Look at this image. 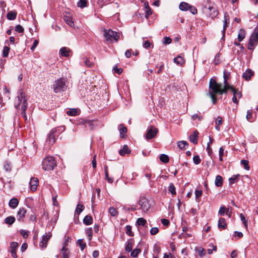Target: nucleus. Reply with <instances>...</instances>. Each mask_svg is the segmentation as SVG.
Instances as JSON below:
<instances>
[{"instance_id":"1","label":"nucleus","mask_w":258,"mask_h":258,"mask_svg":"<svg viewBox=\"0 0 258 258\" xmlns=\"http://www.w3.org/2000/svg\"><path fill=\"white\" fill-rule=\"evenodd\" d=\"M230 73L225 70L223 72L224 78V86L223 87L221 83H218L215 80L211 79L209 83V89L208 95L212 99V102L214 104L217 102L216 94H219L222 95L227 93L228 88H230V85L228 82L230 78Z\"/></svg>"},{"instance_id":"2","label":"nucleus","mask_w":258,"mask_h":258,"mask_svg":"<svg viewBox=\"0 0 258 258\" xmlns=\"http://www.w3.org/2000/svg\"><path fill=\"white\" fill-rule=\"evenodd\" d=\"M27 100L28 99L23 90H19L15 101V107L18 111L20 110L21 111V114L26 122L29 120V118H28L26 115V110L28 108Z\"/></svg>"},{"instance_id":"3","label":"nucleus","mask_w":258,"mask_h":258,"mask_svg":"<svg viewBox=\"0 0 258 258\" xmlns=\"http://www.w3.org/2000/svg\"><path fill=\"white\" fill-rule=\"evenodd\" d=\"M57 166L55 158L52 156H47L42 162V168L45 171L53 170Z\"/></svg>"},{"instance_id":"4","label":"nucleus","mask_w":258,"mask_h":258,"mask_svg":"<svg viewBox=\"0 0 258 258\" xmlns=\"http://www.w3.org/2000/svg\"><path fill=\"white\" fill-rule=\"evenodd\" d=\"M67 86L66 85V81L63 78H59L55 81L53 85V91L55 93H60L66 90Z\"/></svg>"},{"instance_id":"5","label":"nucleus","mask_w":258,"mask_h":258,"mask_svg":"<svg viewBox=\"0 0 258 258\" xmlns=\"http://www.w3.org/2000/svg\"><path fill=\"white\" fill-rule=\"evenodd\" d=\"M104 36L107 41H112L114 40L118 41L119 36L115 31L110 29L104 30Z\"/></svg>"},{"instance_id":"6","label":"nucleus","mask_w":258,"mask_h":258,"mask_svg":"<svg viewBox=\"0 0 258 258\" xmlns=\"http://www.w3.org/2000/svg\"><path fill=\"white\" fill-rule=\"evenodd\" d=\"M257 44H258V32L254 31L249 38L247 49L253 51Z\"/></svg>"},{"instance_id":"7","label":"nucleus","mask_w":258,"mask_h":258,"mask_svg":"<svg viewBox=\"0 0 258 258\" xmlns=\"http://www.w3.org/2000/svg\"><path fill=\"white\" fill-rule=\"evenodd\" d=\"M203 11L207 14H208L209 16L212 19L216 18L219 14V12L216 8L212 6H209L208 7H205L203 8Z\"/></svg>"},{"instance_id":"8","label":"nucleus","mask_w":258,"mask_h":258,"mask_svg":"<svg viewBox=\"0 0 258 258\" xmlns=\"http://www.w3.org/2000/svg\"><path fill=\"white\" fill-rule=\"evenodd\" d=\"M139 204L140 206V208L144 213L147 212L150 208V204L148 200L146 198H140Z\"/></svg>"},{"instance_id":"9","label":"nucleus","mask_w":258,"mask_h":258,"mask_svg":"<svg viewBox=\"0 0 258 258\" xmlns=\"http://www.w3.org/2000/svg\"><path fill=\"white\" fill-rule=\"evenodd\" d=\"M52 234L50 232L45 233L42 237V239L39 242V246L42 249L46 248L47 246V243L48 240L50 239Z\"/></svg>"},{"instance_id":"10","label":"nucleus","mask_w":258,"mask_h":258,"mask_svg":"<svg viewBox=\"0 0 258 258\" xmlns=\"http://www.w3.org/2000/svg\"><path fill=\"white\" fill-rule=\"evenodd\" d=\"M228 90H230L233 94V96L232 99L233 102L237 104L238 103L237 97L239 99L242 97L241 92L239 91L238 89L234 88L232 86L228 88Z\"/></svg>"},{"instance_id":"11","label":"nucleus","mask_w":258,"mask_h":258,"mask_svg":"<svg viewBox=\"0 0 258 258\" xmlns=\"http://www.w3.org/2000/svg\"><path fill=\"white\" fill-rule=\"evenodd\" d=\"M158 132V130L157 128L153 125L150 126L146 134V138L149 140L154 138Z\"/></svg>"},{"instance_id":"12","label":"nucleus","mask_w":258,"mask_h":258,"mask_svg":"<svg viewBox=\"0 0 258 258\" xmlns=\"http://www.w3.org/2000/svg\"><path fill=\"white\" fill-rule=\"evenodd\" d=\"M56 130L55 128L52 129L50 133L48 134L46 140V143L48 145H52L55 142V135Z\"/></svg>"},{"instance_id":"13","label":"nucleus","mask_w":258,"mask_h":258,"mask_svg":"<svg viewBox=\"0 0 258 258\" xmlns=\"http://www.w3.org/2000/svg\"><path fill=\"white\" fill-rule=\"evenodd\" d=\"M27 213V210L24 208H20L17 213L16 217L19 222H23Z\"/></svg>"},{"instance_id":"14","label":"nucleus","mask_w":258,"mask_h":258,"mask_svg":"<svg viewBox=\"0 0 258 258\" xmlns=\"http://www.w3.org/2000/svg\"><path fill=\"white\" fill-rule=\"evenodd\" d=\"M224 24H223V28L222 30L223 36L222 38L225 37V31L226 28L228 26V24L229 21V16L227 12H225L224 13Z\"/></svg>"},{"instance_id":"15","label":"nucleus","mask_w":258,"mask_h":258,"mask_svg":"<svg viewBox=\"0 0 258 258\" xmlns=\"http://www.w3.org/2000/svg\"><path fill=\"white\" fill-rule=\"evenodd\" d=\"M30 189L32 191H35L38 184V179L36 177H32L29 182Z\"/></svg>"},{"instance_id":"16","label":"nucleus","mask_w":258,"mask_h":258,"mask_svg":"<svg viewBox=\"0 0 258 258\" xmlns=\"http://www.w3.org/2000/svg\"><path fill=\"white\" fill-rule=\"evenodd\" d=\"M253 75V72L250 69H247L246 71L243 74L242 77L246 81H249L251 79V78Z\"/></svg>"},{"instance_id":"17","label":"nucleus","mask_w":258,"mask_h":258,"mask_svg":"<svg viewBox=\"0 0 258 258\" xmlns=\"http://www.w3.org/2000/svg\"><path fill=\"white\" fill-rule=\"evenodd\" d=\"M79 124L85 125V126L88 125L91 130L93 129L94 125L92 120L83 119L80 122Z\"/></svg>"},{"instance_id":"18","label":"nucleus","mask_w":258,"mask_h":258,"mask_svg":"<svg viewBox=\"0 0 258 258\" xmlns=\"http://www.w3.org/2000/svg\"><path fill=\"white\" fill-rule=\"evenodd\" d=\"M71 50L66 47H63L59 50V55L61 57H68Z\"/></svg>"},{"instance_id":"19","label":"nucleus","mask_w":258,"mask_h":258,"mask_svg":"<svg viewBox=\"0 0 258 258\" xmlns=\"http://www.w3.org/2000/svg\"><path fill=\"white\" fill-rule=\"evenodd\" d=\"M199 133L197 131H195L194 133L189 137V141L194 144L198 143Z\"/></svg>"},{"instance_id":"20","label":"nucleus","mask_w":258,"mask_h":258,"mask_svg":"<svg viewBox=\"0 0 258 258\" xmlns=\"http://www.w3.org/2000/svg\"><path fill=\"white\" fill-rule=\"evenodd\" d=\"M229 208H226L225 206H222L220 207L218 212V214L220 216H223L225 214L228 215V216L230 217V213L229 214Z\"/></svg>"},{"instance_id":"21","label":"nucleus","mask_w":258,"mask_h":258,"mask_svg":"<svg viewBox=\"0 0 258 258\" xmlns=\"http://www.w3.org/2000/svg\"><path fill=\"white\" fill-rule=\"evenodd\" d=\"M218 227L221 229H225L227 227V224L225 219L223 218H220L218 221Z\"/></svg>"},{"instance_id":"22","label":"nucleus","mask_w":258,"mask_h":258,"mask_svg":"<svg viewBox=\"0 0 258 258\" xmlns=\"http://www.w3.org/2000/svg\"><path fill=\"white\" fill-rule=\"evenodd\" d=\"M19 204V201L17 198H14L10 200L9 203V206L14 209H15Z\"/></svg>"},{"instance_id":"23","label":"nucleus","mask_w":258,"mask_h":258,"mask_svg":"<svg viewBox=\"0 0 258 258\" xmlns=\"http://www.w3.org/2000/svg\"><path fill=\"white\" fill-rule=\"evenodd\" d=\"M61 253L62 255V258H69L70 255V251L68 248L66 247V243H64V245H63L61 248Z\"/></svg>"},{"instance_id":"24","label":"nucleus","mask_w":258,"mask_h":258,"mask_svg":"<svg viewBox=\"0 0 258 258\" xmlns=\"http://www.w3.org/2000/svg\"><path fill=\"white\" fill-rule=\"evenodd\" d=\"M63 20L70 26L73 27L74 26V22L72 20V17H70V15H68L67 14L64 15Z\"/></svg>"},{"instance_id":"25","label":"nucleus","mask_w":258,"mask_h":258,"mask_svg":"<svg viewBox=\"0 0 258 258\" xmlns=\"http://www.w3.org/2000/svg\"><path fill=\"white\" fill-rule=\"evenodd\" d=\"M134 244V240L133 239H130L127 242V243L125 247V250L126 252H130L132 251L133 248V245Z\"/></svg>"},{"instance_id":"26","label":"nucleus","mask_w":258,"mask_h":258,"mask_svg":"<svg viewBox=\"0 0 258 258\" xmlns=\"http://www.w3.org/2000/svg\"><path fill=\"white\" fill-rule=\"evenodd\" d=\"M17 13L15 11H10L7 13V19L9 20H14L16 18Z\"/></svg>"},{"instance_id":"27","label":"nucleus","mask_w":258,"mask_h":258,"mask_svg":"<svg viewBox=\"0 0 258 258\" xmlns=\"http://www.w3.org/2000/svg\"><path fill=\"white\" fill-rule=\"evenodd\" d=\"M131 150L128 149V146L126 145L123 146V148L119 150V153L121 156H124L126 154H129Z\"/></svg>"},{"instance_id":"28","label":"nucleus","mask_w":258,"mask_h":258,"mask_svg":"<svg viewBox=\"0 0 258 258\" xmlns=\"http://www.w3.org/2000/svg\"><path fill=\"white\" fill-rule=\"evenodd\" d=\"M190 5L186 2H181L179 6V8L180 10L186 11L188 10Z\"/></svg>"},{"instance_id":"29","label":"nucleus","mask_w":258,"mask_h":258,"mask_svg":"<svg viewBox=\"0 0 258 258\" xmlns=\"http://www.w3.org/2000/svg\"><path fill=\"white\" fill-rule=\"evenodd\" d=\"M83 223L86 225H91L93 223L92 217L90 215L86 216L83 219Z\"/></svg>"},{"instance_id":"30","label":"nucleus","mask_w":258,"mask_h":258,"mask_svg":"<svg viewBox=\"0 0 258 258\" xmlns=\"http://www.w3.org/2000/svg\"><path fill=\"white\" fill-rule=\"evenodd\" d=\"M215 185L217 187H220L223 184V178L220 175H217L216 176L215 181Z\"/></svg>"},{"instance_id":"31","label":"nucleus","mask_w":258,"mask_h":258,"mask_svg":"<svg viewBox=\"0 0 258 258\" xmlns=\"http://www.w3.org/2000/svg\"><path fill=\"white\" fill-rule=\"evenodd\" d=\"M15 217L11 216L6 218L4 221L6 224L11 225L15 222Z\"/></svg>"},{"instance_id":"32","label":"nucleus","mask_w":258,"mask_h":258,"mask_svg":"<svg viewBox=\"0 0 258 258\" xmlns=\"http://www.w3.org/2000/svg\"><path fill=\"white\" fill-rule=\"evenodd\" d=\"M174 62L177 64L182 65L184 63L185 60L182 56L178 55L174 58Z\"/></svg>"},{"instance_id":"33","label":"nucleus","mask_w":258,"mask_h":258,"mask_svg":"<svg viewBox=\"0 0 258 258\" xmlns=\"http://www.w3.org/2000/svg\"><path fill=\"white\" fill-rule=\"evenodd\" d=\"M255 117H253L252 116V111L251 110H248L247 111V114L246 116V118L247 121L249 122H252L254 120Z\"/></svg>"},{"instance_id":"34","label":"nucleus","mask_w":258,"mask_h":258,"mask_svg":"<svg viewBox=\"0 0 258 258\" xmlns=\"http://www.w3.org/2000/svg\"><path fill=\"white\" fill-rule=\"evenodd\" d=\"M4 168L5 170L7 172L11 171L12 168L11 163L8 161H6L4 162Z\"/></svg>"},{"instance_id":"35","label":"nucleus","mask_w":258,"mask_h":258,"mask_svg":"<svg viewBox=\"0 0 258 258\" xmlns=\"http://www.w3.org/2000/svg\"><path fill=\"white\" fill-rule=\"evenodd\" d=\"M120 128H119V133H120V136L121 138H123L124 137V134H125L127 132V128L125 126H124L123 124H120L119 125Z\"/></svg>"},{"instance_id":"36","label":"nucleus","mask_w":258,"mask_h":258,"mask_svg":"<svg viewBox=\"0 0 258 258\" xmlns=\"http://www.w3.org/2000/svg\"><path fill=\"white\" fill-rule=\"evenodd\" d=\"M245 32L243 29H240L238 34V40L239 42L242 41L245 37Z\"/></svg>"},{"instance_id":"37","label":"nucleus","mask_w":258,"mask_h":258,"mask_svg":"<svg viewBox=\"0 0 258 258\" xmlns=\"http://www.w3.org/2000/svg\"><path fill=\"white\" fill-rule=\"evenodd\" d=\"M159 158L160 161L164 163H168L169 160L168 156L167 155L164 154H161Z\"/></svg>"},{"instance_id":"38","label":"nucleus","mask_w":258,"mask_h":258,"mask_svg":"<svg viewBox=\"0 0 258 258\" xmlns=\"http://www.w3.org/2000/svg\"><path fill=\"white\" fill-rule=\"evenodd\" d=\"M241 164L244 166V168L246 170H249L250 169V167L249 166V162L246 160H241L240 161Z\"/></svg>"},{"instance_id":"39","label":"nucleus","mask_w":258,"mask_h":258,"mask_svg":"<svg viewBox=\"0 0 258 258\" xmlns=\"http://www.w3.org/2000/svg\"><path fill=\"white\" fill-rule=\"evenodd\" d=\"M239 175H234L231 177L229 178V181L230 184H232L234 183L237 182L239 179Z\"/></svg>"},{"instance_id":"40","label":"nucleus","mask_w":258,"mask_h":258,"mask_svg":"<svg viewBox=\"0 0 258 258\" xmlns=\"http://www.w3.org/2000/svg\"><path fill=\"white\" fill-rule=\"evenodd\" d=\"M186 146H188V143L186 141H181L177 143V146L180 149H184Z\"/></svg>"},{"instance_id":"41","label":"nucleus","mask_w":258,"mask_h":258,"mask_svg":"<svg viewBox=\"0 0 258 258\" xmlns=\"http://www.w3.org/2000/svg\"><path fill=\"white\" fill-rule=\"evenodd\" d=\"M141 252V250L140 248H135L133 251H131V256L133 257H136Z\"/></svg>"},{"instance_id":"42","label":"nucleus","mask_w":258,"mask_h":258,"mask_svg":"<svg viewBox=\"0 0 258 258\" xmlns=\"http://www.w3.org/2000/svg\"><path fill=\"white\" fill-rule=\"evenodd\" d=\"M136 224L138 225L145 226L147 224V221L143 218H139L137 219Z\"/></svg>"},{"instance_id":"43","label":"nucleus","mask_w":258,"mask_h":258,"mask_svg":"<svg viewBox=\"0 0 258 258\" xmlns=\"http://www.w3.org/2000/svg\"><path fill=\"white\" fill-rule=\"evenodd\" d=\"M84 207L82 205L78 204L75 210V213L79 215L84 210Z\"/></svg>"},{"instance_id":"44","label":"nucleus","mask_w":258,"mask_h":258,"mask_svg":"<svg viewBox=\"0 0 258 258\" xmlns=\"http://www.w3.org/2000/svg\"><path fill=\"white\" fill-rule=\"evenodd\" d=\"M145 11L146 12L145 17L146 18H148V17L152 14V11L149 7L148 4H147V6L145 7Z\"/></svg>"},{"instance_id":"45","label":"nucleus","mask_w":258,"mask_h":258,"mask_svg":"<svg viewBox=\"0 0 258 258\" xmlns=\"http://www.w3.org/2000/svg\"><path fill=\"white\" fill-rule=\"evenodd\" d=\"M169 191L171 192V194L173 195H176V190L175 187L174 186L173 183H170L168 188Z\"/></svg>"},{"instance_id":"46","label":"nucleus","mask_w":258,"mask_h":258,"mask_svg":"<svg viewBox=\"0 0 258 258\" xmlns=\"http://www.w3.org/2000/svg\"><path fill=\"white\" fill-rule=\"evenodd\" d=\"M10 47L8 46H4L3 50V56L4 57H7L8 56L9 51H10Z\"/></svg>"},{"instance_id":"47","label":"nucleus","mask_w":258,"mask_h":258,"mask_svg":"<svg viewBox=\"0 0 258 258\" xmlns=\"http://www.w3.org/2000/svg\"><path fill=\"white\" fill-rule=\"evenodd\" d=\"M126 230L125 233L127 235L130 236H133L134 233L132 231V226L130 225H127L125 227Z\"/></svg>"},{"instance_id":"48","label":"nucleus","mask_w":258,"mask_h":258,"mask_svg":"<svg viewBox=\"0 0 258 258\" xmlns=\"http://www.w3.org/2000/svg\"><path fill=\"white\" fill-rule=\"evenodd\" d=\"M77 109L75 108H72L67 111V114L70 116H75L77 114Z\"/></svg>"},{"instance_id":"49","label":"nucleus","mask_w":258,"mask_h":258,"mask_svg":"<svg viewBox=\"0 0 258 258\" xmlns=\"http://www.w3.org/2000/svg\"><path fill=\"white\" fill-rule=\"evenodd\" d=\"M87 2L86 0H79L77 3L78 7L83 8L86 6Z\"/></svg>"},{"instance_id":"50","label":"nucleus","mask_w":258,"mask_h":258,"mask_svg":"<svg viewBox=\"0 0 258 258\" xmlns=\"http://www.w3.org/2000/svg\"><path fill=\"white\" fill-rule=\"evenodd\" d=\"M109 212L112 216H116L118 214V212L113 207H110L109 209Z\"/></svg>"},{"instance_id":"51","label":"nucleus","mask_w":258,"mask_h":258,"mask_svg":"<svg viewBox=\"0 0 258 258\" xmlns=\"http://www.w3.org/2000/svg\"><path fill=\"white\" fill-rule=\"evenodd\" d=\"M86 234L89 237V239L90 240L91 239L93 235V230L92 228H87L86 230Z\"/></svg>"},{"instance_id":"52","label":"nucleus","mask_w":258,"mask_h":258,"mask_svg":"<svg viewBox=\"0 0 258 258\" xmlns=\"http://www.w3.org/2000/svg\"><path fill=\"white\" fill-rule=\"evenodd\" d=\"M77 242L79 244L81 250H83L86 246V243L83 242V239L78 240Z\"/></svg>"},{"instance_id":"53","label":"nucleus","mask_w":258,"mask_h":258,"mask_svg":"<svg viewBox=\"0 0 258 258\" xmlns=\"http://www.w3.org/2000/svg\"><path fill=\"white\" fill-rule=\"evenodd\" d=\"M193 161L195 164H199L201 161L200 156L199 155L194 156L193 157Z\"/></svg>"},{"instance_id":"54","label":"nucleus","mask_w":258,"mask_h":258,"mask_svg":"<svg viewBox=\"0 0 258 258\" xmlns=\"http://www.w3.org/2000/svg\"><path fill=\"white\" fill-rule=\"evenodd\" d=\"M18 247V243L17 242H12L11 243L10 247L11 248V250H16Z\"/></svg>"},{"instance_id":"55","label":"nucleus","mask_w":258,"mask_h":258,"mask_svg":"<svg viewBox=\"0 0 258 258\" xmlns=\"http://www.w3.org/2000/svg\"><path fill=\"white\" fill-rule=\"evenodd\" d=\"M24 28L20 25H18L15 27V31L18 33H23Z\"/></svg>"},{"instance_id":"56","label":"nucleus","mask_w":258,"mask_h":258,"mask_svg":"<svg viewBox=\"0 0 258 258\" xmlns=\"http://www.w3.org/2000/svg\"><path fill=\"white\" fill-rule=\"evenodd\" d=\"M84 63L85 64L86 66L91 67L93 65L92 62L87 58H85L83 61Z\"/></svg>"},{"instance_id":"57","label":"nucleus","mask_w":258,"mask_h":258,"mask_svg":"<svg viewBox=\"0 0 258 258\" xmlns=\"http://www.w3.org/2000/svg\"><path fill=\"white\" fill-rule=\"evenodd\" d=\"M188 10H189L193 15L197 14V9L194 6H192L190 5Z\"/></svg>"},{"instance_id":"58","label":"nucleus","mask_w":258,"mask_h":258,"mask_svg":"<svg viewBox=\"0 0 258 258\" xmlns=\"http://www.w3.org/2000/svg\"><path fill=\"white\" fill-rule=\"evenodd\" d=\"M240 218L241 220L242 221L243 223L244 224L245 227L246 228L247 225V220H246L245 217L243 214H240Z\"/></svg>"},{"instance_id":"59","label":"nucleus","mask_w":258,"mask_h":258,"mask_svg":"<svg viewBox=\"0 0 258 258\" xmlns=\"http://www.w3.org/2000/svg\"><path fill=\"white\" fill-rule=\"evenodd\" d=\"M172 40L169 37H165L164 38L163 43L164 44H169L171 43Z\"/></svg>"},{"instance_id":"60","label":"nucleus","mask_w":258,"mask_h":258,"mask_svg":"<svg viewBox=\"0 0 258 258\" xmlns=\"http://www.w3.org/2000/svg\"><path fill=\"white\" fill-rule=\"evenodd\" d=\"M159 231L157 227H153L150 230V233L151 235H154L156 234Z\"/></svg>"},{"instance_id":"61","label":"nucleus","mask_w":258,"mask_h":258,"mask_svg":"<svg viewBox=\"0 0 258 258\" xmlns=\"http://www.w3.org/2000/svg\"><path fill=\"white\" fill-rule=\"evenodd\" d=\"M222 118L220 116H218L215 120L217 125H220L222 124Z\"/></svg>"},{"instance_id":"62","label":"nucleus","mask_w":258,"mask_h":258,"mask_svg":"<svg viewBox=\"0 0 258 258\" xmlns=\"http://www.w3.org/2000/svg\"><path fill=\"white\" fill-rule=\"evenodd\" d=\"M220 57V54L219 53H217L215 55V59H214V63H215V64L217 65V64L219 63V62H220V61H219Z\"/></svg>"},{"instance_id":"63","label":"nucleus","mask_w":258,"mask_h":258,"mask_svg":"<svg viewBox=\"0 0 258 258\" xmlns=\"http://www.w3.org/2000/svg\"><path fill=\"white\" fill-rule=\"evenodd\" d=\"M161 223L164 226H167L169 225L170 222L168 219H162Z\"/></svg>"},{"instance_id":"64","label":"nucleus","mask_w":258,"mask_h":258,"mask_svg":"<svg viewBox=\"0 0 258 258\" xmlns=\"http://www.w3.org/2000/svg\"><path fill=\"white\" fill-rule=\"evenodd\" d=\"M151 43L148 40L145 41L144 43L143 44V46L145 48H148L151 46Z\"/></svg>"}]
</instances>
